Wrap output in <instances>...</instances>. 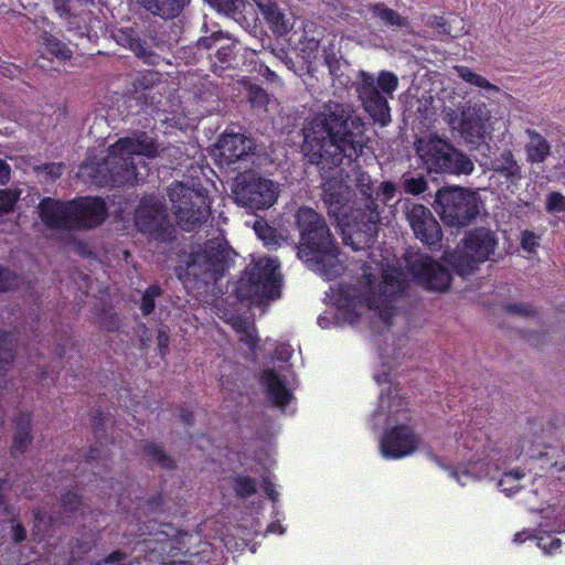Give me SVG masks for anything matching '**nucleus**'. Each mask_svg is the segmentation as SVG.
<instances>
[{
    "label": "nucleus",
    "instance_id": "f257e3e1",
    "mask_svg": "<svg viewBox=\"0 0 565 565\" xmlns=\"http://www.w3.org/2000/svg\"><path fill=\"white\" fill-rule=\"evenodd\" d=\"M365 131L366 125L359 116L335 104L305 127L303 156L323 171L343 163L351 164L369 141Z\"/></svg>",
    "mask_w": 565,
    "mask_h": 565
},
{
    "label": "nucleus",
    "instance_id": "f03ea898",
    "mask_svg": "<svg viewBox=\"0 0 565 565\" xmlns=\"http://www.w3.org/2000/svg\"><path fill=\"white\" fill-rule=\"evenodd\" d=\"M371 178L362 172L353 190L344 181L329 179L323 183V201L330 218H334L345 246L366 252L376 242L381 218Z\"/></svg>",
    "mask_w": 565,
    "mask_h": 565
},
{
    "label": "nucleus",
    "instance_id": "7ed1b4c3",
    "mask_svg": "<svg viewBox=\"0 0 565 565\" xmlns=\"http://www.w3.org/2000/svg\"><path fill=\"white\" fill-rule=\"evenodd\" d=\"M381 260L373 259L371 264L364 263L361 266L362 275L355 285L341 287L340 291L347 307H352L349 311L350 323H355L361 319L360 308L369 312L370 329L372 341L380 344L381 338L388 331V257L385 250L379 248ZM374 367L373 380L381 385L388 383V362L385 349L377 348V358Z\"/></svg>",
    "mask_w": 565,
    "mask_h": 565
},
{
    "label": "nucleus",
    "instance_id": "20e7f679",
    "mask_svg": "<svg viewBox=\"0 0 565 565\" xmlns=\"http://www.w3.org/2000/svg\"><path fill=\"white\" fill-rule=\"evenodd\" d=\"M296 224L299 231V259L327 280L340 276L343 266L339 260V247L324 217L313 209L302 206L297 211Z\"/></svg>",
    "mask_w": 565,
    "mask_h": 565
},
{
    "label": "nucleus",
    "instance_id": "39448f33",
    "mask_svg": "<svg viewBox=\"0 0 565 565\" xmlns=\"http://www.w3.org/2000/svg\"><path fill=\"white\" fill-rule=\"evenodd\" d=\"M38 209L41 221L51 230L88 231L108 217L106 202L99 196H77L66 201L45 196Z\"/></svg>",
    "mask_w": 565,
    "mask_h": 565
},
{
    "label": "nucleus",
    "instance_id": "423d86ee",
    "mask_svg": "<svg viewBox=\"0 0 565 565\" xmlns=\"http://www.w3.org/2000/svg\"><path fill=\"white\" fill-rule=\"evenodd\" d=\"M114 36L119 45L132 51L147 63H152L156 57L153 49L160 52L171 51L178 43L175 36L154 21L120 28Z\"/></svg>",
    "mask_w": 565,
    "mask_h": 565
},
{
    "label": "nucleus",
    "instance_id": "0eeeda50",
    "mask_svg": "<svg viewBox=\"0 0 565 565\" xmlns=\"http://www.w3.org/2000/svg\"><path fill=\"white\" fill-rule=\"evenodd\" d=\"M145 162L141 159L131 161L121 151H114L113 145L108 148L107 156L94 164H85L81 168L90 182L97 186H125L143 182L145 177L139 172L138 164Z\"/></svg>",
    "mask_w": 565,
    "mask_h": 565
},
{
    "label": "nucleus",
    "instance_id": "6e6552de",
    "mask_svg": "<svg viewBox=\"0 0 565 565\" xmlns=\"http://www.w3.org/2000/svg\"><path fill=\"white\" fill-rule=\"evenodd\" d=\"M278 267V263L271 258H262L247 266L234 284L233 292L237 300L243 302L279 297L281 276Z\"/></svg>",
    "mask_w": 565,
    "mask_h": 565
},
{
    "label": "nucleus",
    "instance_id": "1a4fd4ad",
    "mask_svg": "<svg viewBox=\"0 0 565 565\" xmlns=\"http://www.w3.org/2000/svg\"><path fill=\"white\" fill-rule=\"evenodd\" d=\"M497 246L498 237L493 231L476 227L465 234L457 249L448 255L447 262L456 274L466 277L489 260Z\"/></svg>",
    "mask_w": 565,
    "mask_h": 565
},
{
    "label": "nucleus",
    "instance_id": "9d476101",
    "mask_svg": "<svg viewBox=\"0 0 565 565\" xmlns=\"http://www.w3.org/2000/svg\"><path fill=\"white\" fill-rule=\"evenodd\" d=\"M415 146L429 173L470 174L475 169L473 162L465 153L439 137L417 139Z\"/></svg>",
    "mask_w": 565,
    "mask_h": 565
},
{
    "label": "nucleus",
    "instance_id": "9b49d317",
    "mask_svg": "<svg viewBox=\"0 0 565 565\" xmlns=\"http://www.w3.org/2000/svg\"><path fill=\"white\" fill-rule=\"evenodd\" d=\"M173 213L183 231L190 232L211 216V201L204 189H194L174 181L167 189Z\"/></svg>",
    "mask_w": 565,
    "mask_h": 565
},
{
    "label": "nucleus",
    "instance_id": "f8f14e48",
    "mask_svg": "<svg viewBox=\"0 0 565 565\" xmlns=\"http://www.w3.org/2000/svg\"><path fill=\"white\" fill-rule=\"evenodd\" d=\"M478 193L460 186L439 189L435 198V210L446 226H468L480 212Z\"/></svg>",
    "mask_w": 565,
    "mask_h": 565
},
{
    "label": "nucleus",
    "instance_id": "ddd939ff",
    "mask_svg": "<svg viewBox=\"0 0 565 565\" xmlns=\"http://www.w3.org/2000/svg\"><path fill=\"white\" fill-rule=\"evenodd\" d=\"M401 275L426 290L437 292L448 290L452 280L447 267L430 255L412 247L404 253Z\"/></svg>",
    "mask_w": 565,
    "mask_h": 565
},
{
    "label": "nucleus",
    "instance_id": "4468645a",
    "mask_svg": "<svg viewBox=\"0 0 565 565\" xmlns=\"http://www.w3.org/2000/svg\"><path fill=\"white\" fill-rule=\"evenodd\" d=\"M234 250L221 238L205 242L204 246L191 255L189 274L205 285L217 282L233 263Z\"/></svg>",
    "mask_w": 565,
    "mask_h": 565
},
{
    "label": "nucleus",
    "instance_id": "2eb2a0df",
    "mask_svg": "<svg viewBox=\"0 0 565 565\" xmlns=\"http://www.w3.org/2000/svg\"><path fill=\"white\" fill-rule=\"evenodd\" d=\"M135 226L151 239L168 243L175 237V228L166 205L154 195H143L135 211Z\"/></svg>",
    "mask_w": 565,
    "mask_h": 565
},
{
    "label": "nucleus",
    "instance_id": "dca6fc26",
    "mask_svg": "<svg viewBox=\"0 0 565 565\" xmlns=\"http://www.w3.org/2000/svg\"><path fill=\"white\" fill-rule=\"evenodd\" d=\"M235 200L252 210H266L278 198V186L269 179L263 178L256 172L247 171L236 179L233 189Z\"/></svg>",
    "mask_w": 565,
    "mask_h": 565
},
{
    "label": "nucleus",
    "instance_id": "f3484780",
    "mask_svg": "<svg viewBox=\"0 0 565 565\" xmlns=\"http://www.w3.org/2000/svg\"><path fill=\"white\" fill-rule=\"evenodd\" d=\"M365 111L382 126L388 124V102L384 94H388V71H382L377 81L371 75L363 74L358 88Z\"/></svg>",
    "mask_w": 565,
    "mask_h": 565
},
{
    "label": "nucleus",
    "instance_id": "a211bd4d",
    "mask_svg": "<svg viewBox=\"0 0 565 565\" xmlns=\"http://www.w3.org/2000/svg\"><path fill=\"white\" fill-rule=\"evenodd\" d=\"M406 218L415 234L424 245L437 250L443 241V231L431 211L423 204L406 206Z\"/></svg>",
    "mask_w": 565,
    "mask_h": 565
},
{
    "label": "nucleus",
    "instance_id": "6ab92c4d",
    "mask_svg": "<svg viewBox=\"0 0 565 565\" xmlns=\"http://www.w3.org/2000/svg\"><path fill=\"white\" fill-rule=\"evenodd\" d=\"M490 117L486 104L468 105L460 113L458 129L469 142H478L486 137Z\"/></svg>",
    "mask_w": 565,
    "mask_h": 565
},
{
    "label": "nucleus",
    "instance_id": "aec40b11",
    "mask_svg": "<svg viewBox=\"0 0 565 565\" xmlns=\"http://www.w3.org/2000/svg\"><path fill=\"white\" fill-rule=\"evenodd\" d=\"M487 167L494 175L503 179L508 189L519 186L523 179L522 164L509 148L493 151L488 158Z\"/></svg>",
    "mask_w": 565,
    "mask_h": 565
},
{
    "label": "nucleus",
    "instance_id": "412c9836",
    "mask_svg": "<svg viewBox=\"0 0 565 565\" xmlns=\"http://www.w3.org/2000/svg\"><path fill=\"white\" fill-rule=\"evenodd\" d=\"M114 151H121L125 157H130L136 161V157L156 158L158 154V143L145 131H138L132 137L119 138L113 145Z\"/></svg>",
    "mask_w": 565,
    "mask_h": 565
},
{
    "label": "nucleus",
    "instance_id": "4be33fe9",
    "mask_svg": "<svg viewBox=\"0 0 565 565\" xmlns=\"http://www.w3.org/2000/svg\"><path fill=\"white\" fill-rule=\"evenodd\" d=\"M420 440V436L413 427L396 423L391 427V459H402L413 455Z\"/></svg>",
    "mask_w": 565,
    "mask_h": 565
},
{
    "label": "nucleus",
    "instance_id": "5701e85b",
    "mask_svg": "<svg viewBox=\"0 0 565 565\" xmlns=\"http://www.w3.org/2000/svg\"><path fill=\"white\" fill-rule=\"evenodd\" d=\"M93 434L96 445L92 446L86 455V462L93 467V462L100 461L104 467H108L111 460V452L108 448L113 440H108L105 434V418L102 411H97L92 418Z\"/></svg>",
    "mask_w": 565,
    "mask_h": 565
},
{
    "label": "nucleus",
    "instance_id": "b1692460",
    "mask_svg": "<svg viewBox=\"0 0 565 565\" xmlns=\"http://www.w3.org/2000/svg\"><path fill=\"white\" fill-rule=\"evenodd\" d=\"M250 140L243 134L225 130L218 141L217 149L220 157L227 163H235L250 150Z\"/></svg>",
    "mask_w": 565,
    "mask_h": 565
},
{
    "label": "nucleus",
    "instance_id": "393cba45",
    "mask_svg": "<svg viewBox=\"0 0 565 565\" xmlns=\"http://www.w3.org/2000/svg\"><path fill=\"white\" fill-rule=\"evenodd\" d=\"M260 382L265 387L267 399L274 406L284 408L290 403L292 393L287 388L284 381L275 370L267 369L263 371Z\"/></svg>",
    "mask_w": 565,
    "mask_h": 565
},
{
    "label": "nucleus",
    "instance_id": "a878e982",
    "mask_svg": "<svg viewBox=\"0 0 565 565\" xmlns=\"http://www.w3.org/2000/svg\"><path fill=\"white\" fill-rule=\"evenodd\" d=\"M14 433L10 448L11 457L23 455L33 440L32 416L30 413L20 412L13 419Z\"/></svg>",
    "mask_w": 565,
    "mask_h": 565
},
{
    "label": "nucleus",
    "instance_id": "bb28decb",
    "mask_svg": "<svg viewBox=\"0 0 565 565\" xmlns=\"http://www.w3.org/2000/svg\"><path fill=\"white\" fill-rule=\"evenodd\" d=\"M257 6L274 34L281 36L290 31L289 19L274 0H259Z\"/></svg>",
    "mask_w": 565,
    "mask_h": 565
},
{
    "label": "nucleus",
    "instance_id": "cd10ccee",
    "mask_svg": "<svg viewBox=\"0 0 565 565\" xmlns=\"http://www.w3.org/2000/svg\"><path fill=\"white\" fill-rule=\"evenodd\" d=\"M387 392L381 391L379 405L373 412L370 423L373 430H380V451L384 458H388V406L385 405Z\"/></svg>",
    "mask_w": 565,
    "mask_h": 565
},
{
    "label": "nucleus",
    "instance_id": "c85d7f7f",
    "mask_svg": "<svg viewBox=\"0 0 565 565\" xmlns=\"http://www.w3.org/2000/svg\"><path fill=\"white\" fill-rule=\"evenodd\" d=\"M140 4L152 15L163 20L178 18L190 0H139Z\"/></svg>",
    "mask_w": 565,
    "mask_h": 565
},
{
    "label": "nucleus",
    "instance_id": "c756f323",
    "mask_svg": "<svg viewBox=\"0 0 565 565\" xmlns=\"http://www.w3.org/2000/svg\"><path fill=\"white\" fill-rule=\"evenodd\" d=\"M525 134L529 142L525 145L526 159L531 163H542L551 154V145L539 131L527 128Z\"/></svg>",
    "mask_w": 565,
    "mask_h": 565
},
{
    "label": "nucleus",
    "instance_id": "7c9ffc66",
    "mask_svg": "<svg viewBox=\"0 0 565 565\" xmlns=\"http://www.w3.org/2000/svg\"><path fill=\"white\" fill-rule=\"evenodd\" d=\"M17 337L12 331L0 330V374L8 371L15 358Z\"/></svg>",
    "mask_w": 565,
    "mask_h": 565
},
{
    "label": "nucleus",
    "instance_id": "2f4dec72",
    "mask_svg": "<svg viewBox=\"0 0 565 565\" xmlns=\"http://www.w3.org/2000/svg\"><path fill=\"white\" fill-rule=\"evenodd\" d=\"M160 74L154 71H145L139 73L132 82V93L138 95V99H147L149 93L159 82Z\"/></svg>",
    "mask_w": 565,
    "mask_h": 565
},
{
    "label": "nucleus",
    "instance_id": "473e14b6",
    "mask_svg": "<svg viewBox=\"0 0 565 565\" xmlns=\"http://www.w3.org/2000/svg\"><path fill=\"white\" fill-rule=\"evenodd\" d=\"M143 450L146 455L154 461L160 468L166 470H173L177 468V462L173 459L172 456L168 455L164 450V448L154 443V441H147L145 444Z\"/></svg>",
    "mask_w": 565,
    "mask_h": 565
},
{
    "label": "nucleus",
    "instance_id": "72a5a7b5",
    "mask_svg": "<svg viewBox=\"0 0 565 565\" xmlns=\"http://www.w3.org/2000/svg\"><path fill=\"white\" fill-rule=\"evenodd\" d=\"M41 40L45 50L54 57L61 61H66L72 57L73 52L68 49V46L52 33L43 31L41 34Z\"/></svg>",
    "mask_w": 565,
    "mask_h": 565
},
{
    "label": "nucleus",
    "instance_id": "f704fd0d",
    "mask_svg": "<svg viewBox=\"0 0 565 565\" xmlns=\"http://www.w3.org/2000/svg\"><path fill=\"white\" fill-rule=\"evenodd\" d=\"M254 231L267 248L276 249L280 245V237L277 234V230L270 226L265 220H256Z\"/></svg>",
    "mask_w": 565,
    "mask_h": 565
},
{
    "label": "nucleus",
    "instance_id": "c9c22d12",
    "mask_svg": "<svg viewBox=\"0 0 565 565\" xmlns=\"http://www.w3.org/2000/svg\"><path fill=\"white\" fill-rule=\"evenodd\" d=\"M231 480L233 491L239 499H247L257 492V482L249 476L237 475Z\"/></svg>",
    "mask_w": 565,
    "mask_h": 565
},
{
    "label": "nucleus",
    "instance_id": "e433bc0d",
    "mask_svg": "<svg viewBox=\"0 0 565 565\" xmlns=\"http://www.w3.org/2000/svg\"><path fill=\"white\" fill-rule=\"evenodd\" d=\"M458 76L463 79L465 82L469 83L470 85H473L476 87H480L487 90H494L498 92L499 87L491 84L486 77L472 72L468 66H456L455 67Z\"/></svg>",
    "mask_w": 565,
    "mask_h": 565
},
{
    "label": "nucleus",
    "instance_id": "4c0bfd02",
    "mask_svg": "<svg viewBox=\"0 0 565 565\" xmlns=\"http://www.w3.org/2000/svg\"><path fill=\"white\" fill-rule=\"evenodd\" d=\"M235 329L239 334V341L245 343L252 351L258 347L259 339L254 326L247 321L239 319L235 322Z\"/></svg>",
    "mask_w": 565,
    "mask_h": 565
},
{
    "label": "nucleus",
    "instance_id": "58836bf2",
    "mask_svg": "<svg viewBox=\"0 0 565 565\" xmlns=\"http://www.w3.org/2000/svg\"><path fill=\"white\" fill-rule=\"evenodd\" d=\"M523 477L524 473L520 470L504 472L502 478L499 480L498 486L507 495H512L520 491V481Z\"/></svg>",
    "mask_w": 565,
    "mask_h": 565
},
{
    "label": "nucleus",
    "instance_id": "ea45409f",
    "mask_svg": "<svg viewBox=\"0 0 565 565\" xmlns=\"http://www.w3.org/2000/svg\"><path fill=\"white\" fill-rule=\"evenodd\" d=\"M162 295V289L158 285H150L142 294L140 310L143 316H149L154 311L156 299Z\"/></svg>",
    "mask_w": 565,
    "mask_h": 565
},
{
    "label": "nucleus",
    "instance_id": "a19ab883",
    "mask_svg": "<svg viewBox=\"0 0 565 565\" xmlns=\"http://www.w3.org/2000/svg\"><path fill=\"white\" fill-rule=\"evenodd\" d=\"M320 41L321 33H319L318 35L309 36V32L305 29L303 34L299 41L302 56L307 60L315 58L320 46Z\"/></svg>",
    "mask_w": 565,
    "mask_h": 565
},
{
    "label": "nucleus",
    "instance_id": "79ce46f5",
    "mask_svg": "<svg viewBox=\"0 0 565 565\" xmlns=\"http://www.w3.org/2000/svg\"><path fill=\"white\" fill-rule=\"evenodd\" d=\"M401 387L399 383H394L391 379V415L393 413L399 414V413H407V396L405 394H401Z\"/></svg>",
    "mask_w": 565,
    "mask_h": 565
},
{
    "label": "nucleus",
    "instance_id": "37998d69",
    "mask_svg": "<svg viewBox=\"0 0 565 565\" xmlns=\"http://www.w3.org/2000/svg\"><path fill=\"white\" fill-rule=\"evenodd\" d=\"M247 98L250 103V106L257 109L266 110V107L269 103V95L260 85L257 84L250 85L248 87Z\"/></svg>",
    "mask_w": 565,
    "mask_h": 565
},
{
    "label": "nucleus",
    "instance_id": "c03bdc74",
    "mask_svg": "<svg viewBox=\"0 0 565 565\" xmlns=\"http://www.w3.org/2000/svg\"><path fill=\"white\" fill-rule=\"evenodd\" d=\"M61 507L70 513H76L83 507V498L76 490H68L61 495Z\"/></svg>",
    "mask_w": 565,
    "mask_h": 565
},
{
    "label": "nucleus",
    "instance_id": "a18cd8bd",
    "mask_svg": "<svg viewBox=\"0 0 565 565\" xmlns=\"http://www.w3.org/2000/svg\"><path fill=\"white\" fill-rule=\"evenodd\" d=\"M19 193L10 189L0 190V216L9 214L14 211Z\"/></svg>",
    "mask_w": 565,
    "mask_h": 565
},
{
    "label": "nucleus",
    "instance_id": "49530a36",
    "mask_svg": "<svg viewBox=\"0 0 565 565\" xmlns=\"http://www.w3.org/2000/svg\"><path fill=\"white\" fill-rule=\"evenodd\" d=\"M409 342L411 340L406 335L399 337L396 339V341L393 342V354H391V373L395 369V360H397L401 355L403 359L406 356L411 358V355H408V350L405 352L403 351L408 347Z\"/></svg>",
    "mask_w": 565,
    "mask_h": 565
},
{
    "label": "nucleus",
    "instance_id": "de8ad7c7",
    "mask_svg": "<svg viewBox=\"0 0 565 565\" xmlns=\"http://www.w3.org/2000/svg\"><path fill=\"white\" fill-rule=\"evenodd\" d=\"M403 185L406 193L418 195L426 191L427 181L423 175L417 178L411 177L404 179Z\"/></svg>",
    "mask_w": 565,
    "mask_h": 565
},
{
    "label": "nucleus",
    "instance_id": "09e8293b",
    "mask_svg": "<svg viewBox=\"0 0 565 565\" xmlns=\"http://www.w3.org/2000/svg\"><path fill=\"white\" fill-rule=\"evenodd\" d=\"M19 276L2 266H0V292L8 291L18 286Z\"/></svg>",
    "mask_w": 565,
    "mask_h": 565
},
{
    "label": "nucleus",
    "instance_id": "8fccbe9b",
    "mask_svg": "<svg viewBox=\"0 0 565 565\" xmlns=\"http://www.w3.org/2000/svg\"><path fill=\"white\" fill-rule=\"evenodd\" d=\"M505 310L511 315H515L523 318L534 317L537 315L536 309L532 305L523 302L508 303L505 306Z\"/></svg>",
    "mask_w": 565,
    "mask_h": 565
},
{
    "label": "nucleus",
    "instance_id": "3c124183",
    "mask_svg": "<svg viewBox=\"0 0 565 565\" xmlns=\"http://www.w3.org/2000/svg\"><path fill=\"white\" fill-rule=\"evenodd\" d=\"M545 207L550 213L565 212V196L559 192H551L546 198Z\"/></svg>",
    "mask_w": 565,
    "mask_h": 565
},
{
    "label": "nucleus",
    "instance_id": "603ef678",
    "mask_svg": "<svg viewBox=\"0 0 565 565\" xmlns=\"http://www.w3.org/2000/svg\"><path fill=\"white\" fill-rule=\"evenodd\" d=\"M237 52V43L230 42L217 46L215 55L221 63H230L235 58Z\"/></svg>",
    "mask_w": 565,
    "mask_h": 565
},
{
    "label": "nucleus",
    "instance_id": "864d4df0",
    "mask_svg": "<svg viewBox=\"0 0 565 565\" xmlns=\"http://www.w3.org/2000/svg\"><path fill=\"white\" fill-rule=\"evenodd\" d=\"M55 11L58 13L61 18L70 19L73 17L72 9L75 0H53ZM93 0H76V2H81L87 4Z\"/></svg>",
    "mask_w": 565,
    "mask_h": 565
},
{
    "label": "nucleus",
    "instance_id": "5fc2aeb1",
    "mask_svg": "<svg viewBox=\"0 0 565 565\" xmlns=\"http://www.w3.org/2000/svg\"><path fill=\"white\" fill-rule=\"evenodd\" d=\"M63 167L62 162H51L35 167V171L44 172L50 177L51 181H55L62 175Z\"/></svg>",
    "mask_w": 565,
    "mask_h": 565
},
{
    "label": "nucleus",
    "instance_id": "6e6d98bb",
    "mask_svg": "<svg viewBox=\"0 0 565 565\" xmlns=\"http://www.w3.org/2000/svg\"><path fill=\"white\" fill-rule=\"evenodd\" d=\"M429 458L438 466L440 467L441 469L446 470L449 472L450 477L452 479H455L458 483H460L461 486H463L465 483L462 482L461 480V477L465 476V477H468V472L467 471H463L462 473H459V471L457 469H455L454 467H450V466H446L441 459L436 456L435 454L433 452H429Z\"/></svg>",
    "mask_w": 565,
    "mask_h": 565
},
{
    "label": "nucleus",
    "instance_id": "4d7b16f0",
    "mask_svg": "<svg viewBox=\"0 0 565 565\" xmlns=\"http://www.w3.org/2000/svg\"><path fill=\"white\" fill-rule=\"evenodd\" d=\"M396 273H397L396 267L393 264H391V279H390V282H391V330L395 326V321L398 317V315L396 312V308L393 305V298H394L393 288H394L395 284L398 282L395 277Z\"/></svg>",
    "mask_w": 565,
    "mask_h": 565
},
{
    "label": "nucleus",
    "instance_id": "13d9d810",
    "mask_svg": "<svg viewBox=\"0 0 565 565\" xmlns=\"http://www.w3.org/2000/svg\"><path fill=\"white\" fill-rule=\"evenodd\" d=\"M521 246L526 252H534L539 246L535 234L531 231H524L521 237Z\"/></svg>",
    "mask_w": 565,
    "mask_h": 565
},
{
    "label": "nucleus",
    "instance_id": "bf43d9fd",
    "mask_svg": "<svg viewBox=\"0 0 565 565\" xmlns=\"http://www.w3.org/2000/svg\"><path fill=\"white\" fill-rule=\"evenodd\" d=\"M71 340V334L65 332L57 340L54 348L55 355L62 360L66 354V344Z\"/></svg>",
    "mask_w": 565,
    "mask_h": 565
},
{
    "label": "nucleus",
    "instance_id": "052dcab7",
    "mask_svg": "<svg viewBox=\"0 0 565 565\" xmlns=\"http://www.w3.org/2000/svg\"><path fill=\"white\" fill-rule=\"evenodd\" d=\"M157 341L160 354L164 356L169 350V335L163 329L158 331Z\"/></svg>",
    "mask_w": 565,
    "mask_h": 565
},
{
    "label": "nucleus",
    "instance_id": "680f3d73",
    "mask_svg": "<svg viewBox=\"0 0 565 565\" xmlns=\"http://www.w3.org/2000/svg\"><path fill=\"white\" fill-rule=\"evenodd\" d=\"M126 558H127V554L125 552L114 551V552L109 553L107 556H105L103 559H100L99 562H102V565H107V564L120 563V562L125 561Z\"/></svg>",
    "mask_w": 565,
    "mask_h": 565
},
{
    "label": "nucleus",
    "instance_id": "e2e57ef3",
    "mask_svg": "<svg viewBox=\"0 0 565 565\" xmlns=\"http://www.w3.org/2000/svg\"><path fill=\"white\" fill-rule=\"evenodd\" d=\"M430 24L436 28L439 33L450 34V26L444 17H433Z\"/></svg>",
    "mask_w": 565,
    "mask_h": 565
},
{
    "label": "nucleus",
    "instance_id": "0e129e2a",
    "mask_svg": "<svg viewBox=\"0 0 565 565\" xmlns=\"http://www.w3.org/2000/svg\"><path fill=\"white\" fill-rule=\"evenodd\" d=\"M26 539V530L22 523L12 526V541L17 544L22 543Z\"/></svg>",
    "mask_w": 565,
    "mask_h": 565
},
{
    "label": "nucleus",
    "instance_id": "69168bd1",
    "mask_svg": "<svg viewBox=\"0 0 565 565\" xmlns=\"http://www.w3.org/2000/svg\"><path fill=\"white\" fill-rule=\"evenodd\" d=\"M263 488L266 495L273 501L276 502L278 500L279 493L275 489L274 483L269 480V478L263 479Z\"/></svg>",
    "mask_w": 565,
    "mask_h": 565
},
{
    "label": "nucleus",
    "instance_id": "338daca9",
    "mask_svg": "<svg viewBox=\"0 0 565 565\" xmlns=\"http://www.w3.org/2000/svg\"><path fill=\"white\" fill-rule=\"evenodd\" d=\"M371 10L373 15L379 17L385 23H388V7H386L384 3L372 6Z\"/></svg>",
    "mask_w": 565,
    "mask_h": 565
},
{
    "label": "nucleus",
    "instance_id": "774afa93",
    "mask_svg": "<svg viewBox=\"0 0 565 565\" xmlns=\"http://www.w3.org/2000/svg\"><path fill=\"white\" fill-rule=\"evenodd\" d=\"M221 35H222L221 32H216V33H213L211 36L201 38L198 41V45L200 47L210 50L211 47L214 46L215 42L221 39Z\"/></svg>",
    "mask_w": 565,
    "mask_h": 565
}]
</instances>
